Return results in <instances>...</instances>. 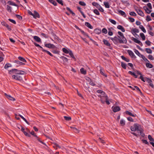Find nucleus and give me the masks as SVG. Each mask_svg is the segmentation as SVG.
Wrapping results in <instances>:
<instances>
[{"label":"nucleus","mask_w":154,"mask_h":154,"mask_svg":"<svg viewBox=\"0 0 154 154\" xmlns=\"http://www.w3.org/2000/svg\"><path fill=\"white\" fill-rule=\"evenodd\" d=\"M77 9L80 12L81 14L82 15L83 17L84 18H86V16L85 15L84 13L82 11V8L79 6L77 7Z\"/></svg>","instance_id":"nucleus-19"},{"label":"nucleus","mask_w":154,"mask_h":154,"mask_svg":"<svg viewBox=\"0 0 154 154\" xmlns=\"http://www.w3.org/2000/svg\"><path fill=\"white\" fill-rule=\"evenodd\" d=\"M118 34L121 36V38L122 39H124L125 41H127L126 39V38L124 37V35L123 33H122V32H121L120 31H119L118 32Z\"/></svg>","instance_id":"nucleus-20"},{"label":"nucleus","mask_w":154,"mask_h":154,"mask_svg":"<svg viewBox=\"0 0 154 154\" xmlns=\"http://www.w3.org/2000/svg\"><path fill=\"white\" fill-rule=\"evenodd\" d=\"M12 66L11 64L9 63H7L5 64L4 66V68L5 69H7L9 67H11Z\"/></svg>","instance_id":"nucleus-26"},{"label":"nucleus","mask_w":154,"mask_h":154,"mask_svg":"<svg viewBox=\"0 0 154 154\" xmlns=\"http://www.w3.org/2000/svg\"><path fill=\"white\" fill-rule=\"evenodd\" d=\"M62 51L64 53L66 54H68L69 51L66 49L65 48H63L62 49Z\"/></svg>","instance_id":"nucleus-52"},{"label":"nucleus","mask_w":154,"mask_h":154,"mask_svg":"<svg viewBox=\"0 0 154 154\" xmlns=\"http://www.w3.org/2000/svg\"><path fill=\"white\" fill-rule=\"evenodd\" d=\"M148 58L150 60H154V58L151 55H149L148 56Z\"/></svg>","instance_id":"nucleus-56"},{"label":"nucleus","mask_w":154,"mask_h":154,"mask_svg":"<svg viewBox=\"0 0 154 154\" xmlns=\"http://www.w3.org/2000/svg\"><path fill=\"white\" fill-rule=\"evenodd\" d=\"M104 4L106 8H109L110 7V5L108 2H104Z\"/></svg>","instance_id":"nucleus-42"},{"label":"nucleus","mask_w":154,"mask_h":154,"mask_svg":"<svg viewBox=\"0 0 154 154\" xmlns=\"http://www.w3.org/2000/svg\"><path fill=\"white\" fill-rule=\"evenodd\" d=\"M15 62L20 65H25V63H24L18 60H15Z\"/></svg>","instance_id":"nucleus-30"},{"label":"nucleus","mask_w":154,"mask_h":154,"mask_svg":"<svg viewBox=\"0 0 154 154\" xmlns=\"http://www.w3.org/2000/svg\"><path fill=\"white\" fill-rule=\"evenodd\" d=\"M16 16L18 19H19L20 20H22V16L16 14Z\"/></svg>","instance_id":"nucleus-62"},{"label":"nucleus","mask_w":154,"mask_h":154,"mask_svg":"<svg viewBox=\"0 0 154 154\" xmlns=\"http://www.w3.org/2000/svg\"><path fill=\"white\" fill-rule=\"evenodd\" d=\"M8 73L10 74L14 73L17 75H23L25 74V72L23 71L18 70L17 69H14L9 71Z\"/></svg>","instance_id":"nucleus-2"},{"label":"nucleus","mask_w":154,"mask_h":154,"mask_svg":"<svg viewBox=\"0 0 154 154\" xmlns=\"http://www.w3.org/2000/svg\"><path fill=\"white\" fill-rule=\"evenodd\" d=\"M115 39L114 43L116 45H117L119 43L126 44L127 43V41L123 39L119 36H118V37L115 36Z\"/></svg>","instance_id":"nucleus-3"},{"label":"nucleus","mask_w":154,"mask_h":154,"mask_svg":"<svg viewBox=\"0 0 154 154\" xmlns=\"http://www.w3.org/2000/svg\"><path fill=\"white\" fill-rule=\"evenodd\" d=\"M97 92L102 95H98L97 96L100 98V101L102 103L104 104L106 103L108 105L110 104L108 97L104 91L101 90H98L97 91Z\"/></svg>","instance_id":"nucleus-1"},{"label":"nucleus","mask_w":154,"mask_h":154,"mask_svg":"<svg viewBox=\"0 0 154 154\" xmlns=\"http://www.w3.org/2000/svg\"><path fill=\"white\" fill-rule=\"evenodd\" d=\"M48 1L52 3L54 6H56L57 5V2L55 1L54 0H48Z\"/></svg>","instance_id":"nucleus-45"},{"label":"nucleus","mask_w":154,"mask_h":154,"mask_svg":"<svg viewBox=\"0 0 154 154\" xmlns=\"http://www.w3.org/2000/svg\"><path fill=\"white\" fill-rule=\"evenodd\" d=\"M12 78L18 81H20L22 79V77L21 76L16 74L12 75Z\"/></svg>","instance_id":"nucleus-6"},{"label":"nucleus","mask_w":154,"mask_h":154,"mask_svg":"<svg viewBox=\"0 0 154 154\" xmlns=\"http://www.w3.org/2000/svg\"><path fill=\"white\" fill-rule=\"evenodd\" d=\"M117 11L119 14L121 15L122 16H124V17H126V14L123 11L120 10H117Z\"/></svg>","instance_id":"nucleus-13"},{"label":"nucleus","mask_w":154,"mask_h":154,"mask_svg":"<svg viewBox=\"0 0 154 154\" xmlns=\"http://www.w3.org/2000/svg\"><path fill=\"white\" fill-rule=\"evenodd\" d=\"M129 14L131 16H135L137 15L136 14V13L134 12H131L130 13H129Z\"/></svg>","instance_id":"nucleus-61"},{"label":"nucleus","mask_w":154,"mask_h":154,"mask_svg":"<svg viewBox=\"0 0 154 154\" xmlns=\"http://www.w3.org/2000/svg\"><path fill=\"white\" fill-rule=\"evenodd\" d=\"M125 113L126 114L130 116L135 117L136 116V115L135 114H132L131 112H129L128 111H126L125 112Z\"/></svg>","instance_id":"nucleus-18"},{"label":"nucleus","mask_w":154,"mask_h":154,"mask_svg":"<svg viewBox=\"0 0 154 154\" xmlns=\"http://www.w3.org/2000/svg\"><path fill=\"white\" fill-rule=\"evenodd\" d=\"M145 50L147 53L151 54L152 53V51L150 48H146Z\"/></svg>","instance_id":"nucleus-39"},{"label":"nucleus","mask_w":154,"mask_h":154,"mask_svg":"<svg viewBox=\"0 0 154 154\" xmlns=\"http://www.w3.org/2000/svg\"><path fill=\"white\" fill-rule=\"evenodd\" d=\"M45 46L49 48H54L55 47L54 44L51 43L45 44Z\"/></svg>","instance_id":"nucleus-9"},{"label":"nucleus","mask_w":154,"mask_h":154,"mask_svg":"<svg viewBox=\"0 0 154 154\" xmlns=\"http://www.w3.org/2000/svg\"><path fill=\"white\" fill-rule=\"evenodd\" d=\"M80 72L82 74L85 75L86 74V71L84 68H82L80 69Z\"/></svg>","instance_id":"nucleus-32"},{"label":"nucleus","mask_w":154,"mask_h":154,"mask_svg":"<svg viewBox=\"0 0 154 154\" xmlns=\"http://www.w3.org/2000/svg\"><path fill=\"white\" fill-rule=\"evenodd\" d=\"M93 12L94 13L97 15H99L100 14V13L99 12L98 10L97 9H95L93 10Z\"/></svg>","instance_id":"nucleus-48"},{"label":"nucleus","mask_w":154,"mask_h":154,"mask_svg":"<svg viewBox=\"0 0 154 154\" xmlns=\"http://www.w3.org/2000/svg\"><path fill=\"white\" fill-rule=\"evenodd\" d=\"M112 109L114 112H116L119 111L121 109L118 106H112Z\"/></svg>","instance_id":"nucleus-10"},{"label":"nucleus","mask_w":154,"mask_h":154,"mask_svg":"<svg viewBox=\"0 0 154 154\" xmlns=\"http://www.w3.org/2000/svg\"><path fill=\"white\" fill-rule=\"evenodd\" d=\"M136 11L137 13L139 15L142 16L143 17L144 16V14L143 12V11L140 9H136Z\"/></svg>","instance_id":"nucleus-12"},{"label":"nucleus","mask_w":154,"mask_h":154,"mask_svg":"<svg viewBox=\"0 0 154 154\" xmlns=\"http://www.w3.org/2000/svg\"><path fill=\"white\" fill-rule=\"evenodd\" d=\"M8 3L10 5L17 6V5L15 4L13 2L10 1L8 2Z\"/></svg>","instance_id":"nucleus-27"},{"label":"nucleus","mask_w":154,"mask_h":154,"mask_svg":"<svg viewBox=\"0 0 154 154\" xmlns=\"http://www.w3.org/2000/svg\"><path fill=\"white\" fill-rule=\"evenodd\" d=\"M140 126L137 123L134 124L133 126L131 127V130L132 131H139L140 130Z\"/></svg>","instance_id":"nucleus-4"},{"label":"nucleus","mask_w":154,"mask_h":154,"mask_svg":"<svg viewBox=\"0 0 154 154\" xmlns=\"http://www.w3.org/2000/svg\"><path fill=\"white\" fill-rule=\"evenodd\" d=\"M53 146L56 149H57L58 148H60V146L57 143H56L54 144V146Z\"/></svg>","instance_id":"nucleus-51"},{"label":"nucleus","mask_w":154,"mask_h":154,"mask_svg":"<svg viewBox=\"0 0 154 154\" xmlns=\"http://www.w3.org/2000/svg\"><path fill=\"white\" fill-rule=\"evenodd\" d=\"M143 8L145 10L147 14H149L152 12L151 10H149L146 6H144Z\"/></svg>","instance_id":"nucleus-16"},{"label":"nucleus","mask_w":154,"mask_h":154,"mask_svg":"<svg viewBox=\"0 0 154 154\" xmlns=\"http://www.w3.org/2000/svg\"><path fill=\"white\" fill-rule=\"evenodd\" d=\"M131 40L139 44L140 46H142L143 45L142 43L139 40L134 37H132Z\"/></svg>","instance_id":"nucleus-7"},{"label":"nucleus","mask_w":154,"mask_h":154,"mask_svg":"<svg viewBox=\"0 0 154 154\" xmlns=\"http://www.w3.org/2000/svg\"><path fill=\"white\" fill-rule=\"evenodd\" d=\"M140 35L143 40H144L145 39V36L143 33H140Z\"/></svg>","instance_id":"nucleus-41"},{"label":"nucleus","mask_w":154,"mask_h":154,"mask_svg":"<svg viewBox=\"0 0 154 154\" xmlns=\"http://www.w3.org/2000/svg\"><path fill=\"white\" fill-rule=\"evenodd\" d=\"M146 66L148 68H152L153 67V66L152 64L149 63H146Z\"/></svg>","instance_id":"nucleus-31"},{"label":"nucleus","mask_w":154,"mask_h":154,"mask_svg":"<svg viewBox=\"0 0 154 154\" xmlns=\"http://www.w3.org/2000/svg\"><path fill=\"white\" fill-rule=\"evenodd\" d=\"M92 5L93 6H94L96 7L97 8H99L100 6V5H99L98 3L96 2H93L92 3Z\"/></svg>","instance_id":"nucleus-28"},{"label":"nucleus","mask_w":154,"mask_h":154,"mask_svg":"<svg viewBox=\"0 0 154 154\" xmlns=\"http://www.w3.org/2000/svg\"><path fill=\"white\" fill-rule=\"evenodd\" d=\"M139 27L143 32L146 33V29L143 25H140Z\"/></svg>","instance_id":"nucleus-34"},{"label":"nucleus","mask_w":154,"mask_h":154,"mask_svg":"<svg viewBox=\"0 0 154 154\" xmlns=\"http://www.w3.org/2000/svg\"><path fill=\"white\" fill-rule=\"evenodd\" d=\"M147 6L151 10L152 9V5L150 3H149L148 4H147Z\"/></svg>","instance_id":"nucleus-58"},{"label":"nucleus","mask_w":154,"mask_h":154,"mask_svg":"<svg viewBox=\"0 0 154 154\" xmlns=\"http://www.w3.org/2000/svg\"><path fill=\"white\" fill-rule=\"evenodd\" d=\"M66 9L67 10L69 11L73 16L75 15V14L69 8L67 7L66 8Z\"/></svg>","instance_id":"nucleus-36"},{"label":"nucleus","mask_w":154,"mask_h":154,"mask_svg":"<svg viewBox=\"0 0 154 154\" xmlns=\"http://www.w3.org/2000/svg\"><path fill=\"white\" fill-rule=\"evenodd\" d=\"M23 132L24 133V135H25L26 136H28V137H30V134H29L28 133H27L25 131H24Z\"/></svg>","instance_id":"nucleus-63"},{"label":"nucleus","mask_w":154,"mask_h":154,"mask_svg":"<svg viewBox=\"0 0 154 154\" xmlns=\"http://www.w3.org/2000/svg\"><path fill=\"white\" fill-rule=\"evenodd\" d=\"M127 65L125 63L123 62H121V66L124 69H126Z\"/></svg>","instance_id":"nucleus-38"},{"label":"nucleus","mask_w":154,"mask_h":154,"mask_svg":"<svg viewBox=\"0 0 154 154\" xmlns=\"http://www.w3.org/2000/svg\"><path fill=\"white\" fill-rule=\"evenodd\" d=\"M68 54H69V55L73 59L75 58V57L74 56L72 52L70 50L69 51V53Z\"/></svg>","instance_id":"nucleus-44"},{"label":"nucleus","mask_w":154,"mask_h":154,"mask_svg":"<svg viewBox=\"0 0 154 154\" xmlns=\"http://www.w3.org/2000/svg\"><path fill=\"white\" fill-rule=\"evenodd\" d=\"M29 133L32 134V135H33L34 137H37V135L35 134L34 132L33 131H32L31 132H30Z\"/></svg>","instance_id":"nucleus-64"},{"label":"nucleus","mask_w":154,"mask_h":154,"mask_svg":"<svg viewBox=\"0 0 154 154\" xmlns=\"http://www.w3.org/2000/svg\"><path fill=\"white\" fill-rule=\"evenodd\" d=\"M64 119L67 121H70L71 119V118L70 117H69L64 116Z\"/></svg>","instance_id":"nucleus-53"},{"label":"nucleus","mask_w":154,"mask_h":154,"mask_svg":"<svg viewBox=\"0 0 154 154\" xmlns=\"http://www.w3.org/2000/svg\"><path fill=\"white\" fill-rule=\"evenodd\" d=\"M36 139L39 141L41 143L43 144L44 145H46V144L45 143L42 142L40 138H39L37 136V137H35Z\"/></svg>","instance_id":"nucleus-50"},{"label":"nucleus","mask_w":154,"mask_h":154,"mask_svg":"<svg viewBox=\"0 0 154 154\" xmlns=\"http://www.w3.org/2000/svg\"><path fill=\"white\" fill-rule=\"evenodd\" d=\"M103 69H101L100 70V73L102 75L105 76V77H106L107 75L105 74L104 73L103 71Z\"/></svg>","instance_id":"nucleus-49"},{"label":"nucleus","mask_w":154,"mask_h":154,"mask_svg":"<svg viewBox=\"0 0 154 154\" xmlns=\"http://www.w3.org/2000/svg\"><path fill=\"white\" fill-rule=\"evenodd\" d=\"M85 25L86 26L90 29H92L93 28V26L89 23L88 22H86L85 23Z\"/></svg>","instance_id":"nucleus-29"},{"label":"nucleus","mask_w":154,"mask_h":154,"mask_svg":"<svg viewBox=\"0 0 154 154\" xmlns=\"http://www.w3.org/2000/svg\"><path fill=\"white\" fill-rule=\"evenodd\" d=\"M7 10L8 11L11 12L12 11V8L11 7L9 6V5H7Z\"/></svg>","instance_id":"nucleus-40"},{"label":"nucleus","mask_w":154,"mask_h":154,"mask_svg":"<svg viewBox=\"0 0 154 154\" xmlns=\"http://www.w3.org/2000/svg\"><path fill=\"white\" fill-rule=\"evenodd\" d=\"M146 20L147 21H149L152 20L150 16L149 15H147L146 17Z\"/></svg>","instance_id":"nucleus-55"},{"label":"nucleus","mask_w":154,"mask_h":154,"mask_svg":"<svg viewBox=\"0 0 154 154\" xmlns=\"http://www.w3.org/2000/svg\"><path fill=\"white\" fill-rule=\"evenodd\" d=\"M18 59L21 62L23 63H26V61L25 58L21 57L19 56L18 57Z\"/></svg>","instance_id":"nucleus-24"},{"label":"nucleus","mask_w":154,"mask_h":154,"mask_svg":"<svg viewBox=\"0 0 154 154\" xmlns=\"http://www.w3.org/2000/svg\"><path fill=\"white\" fill-rule=\"evenodd\" d=\"M121 57L122 60L127 62H128L130 61L129 59L127 58H126L123 56H121Z\"/></svg>","instance_id":"nucleus-33"},{"label":"nucleus","mask_w":154,"mask_h":154,"mask_svg":"<svg viewBox=\"0 0 154 154\" xmlns=\"http://www.w3.org/2000/svg\"><path fill=\"white\" fill-rule=\"evenodd\" d=\"M33 38L37 42H41V39L39 37L37 36H33Z\"/></svg>","instance_id":"nucleus-22"},{"label":"nucleus","mask_w":154,"mask_h":154,"mask_svg":"<svg viewBox=\"0 0 154 154\" xmlns=\"http://www.w3.org/2000/svg\"><path fill=\"white\" fill-rule=\"evenodd\" d=\"M56 1L59 3L61 5H62L63 6V2L62 0H56Z\"/></svg>","instance_id":"nucleus-60"},{"label":"nucleus","mask_w":154,"mask_h":154,"mask_svg":"<svg viewBox=\"0 0 154 154\" xmlns=\"http://www.w3.org/2000/svg\"><path fill=\"white\" fill-rule=\"evenodd\" d=\"M60 58L62 59L64 61L67 62L68 61V59L64 56H61L60 57Z\"/></svg>","instance_id":"nucleus-37"},{"label":"nucleus","mask_w":154,"mask_h":154,"mask_svg":"<svg viewBox=\"0 0 154 154\" xmlns=\"http://www.w3.org/2000/svg\"><path fill=\"white\" fill-rule=\"evenodd\" d=\"M79 5L82 6H85L86 5L85 3L83 1L79 2Z\"/></svg>","instance_id":"nucleus-54"},{"label":"nucleus","mask_w":154,"mask_h":154,"mask_svg":"<svg viewBox=\"0 0 154 154\" xmlns=\"http://www.w3.org/2000/svg\"><path fill=\"white\" fill-rule=\"evenodd\" d=\"M103 42L104 44L106 45V46L108 47L110 46V44L107 40L103 39Z\"/></svg>","instance_id":"nucleus-17"},{"label":"nucleus","mask_w":154,"mask_h":154,"mask_svg":"<svg viewBox=\"0 0 154 154\" xmlns=\"http://www.w3.org/2000/svg\"><path fill=\"white\" fill-rule=\"evenodd\" d=\"M33 17L36 19L37 18H39L40 16L38 13L36 11H34V13L33 14V15H32Z\"/></svg>","instance_id":"nucleus-21"},{"label":"nucleus","mask_w":154,"mask_h":154,"mask_svg":"<svg viewBox=\"0 0 154 154\" xmlns=\"http://www.w3.org/2000/svg\"><path fill=\"white\" fill-rule=\"evenodd\" d=\"M134 51L136 53V54H137L139 57H141V56L143 55L141 54L139 52L137 49H134Z\"/></svg>","instance_id":"nucleus-25"},{"label":"nucleus","mask_w":154,"mask_h":154,"mask_svg":"<svg viewBox=\"0 0 154 154\" xmlns=\"http://www.w3.org/2000/svg\"><path fill=\"white\" fill-rule=\"evenodd\" d=\"M34 44L36 47H38L42 49V51L43 52H46L48 54L50 55L51 57L53 56V55L51 54L49 51H48L46 50H45L43 49V48L40 46L39 44H37L35 42L34 43Z\"/></svg>","instance_id":"nucleus-5"},{"label":"nucleus","mask_w":154,"mask_h":154,"mask_svg":"<svg viewBox=\"0 0 154 154\" xmlns=\"http://www.w3.org/2000/svg\"><path fill=\"white\" fill-rule=\"evenodd\" d=\"M109 21L112 24L116 25V22L115 20L111 19H109Z\"/></svg>","instance_id":"nucleus-47"},{"label":"nucleus","mask_w":154,"mask_h":154,"mask_svg":"<svg viewBox=\"0 0 154 154\" xmlns=\"http://www.w3.org/2000/svg\"><path fill=\"white\" fill-rule=\"evenodd\" d=\"M120 124L122 126H124L125 124V121L123 119H122L120 121Z\"/></svg>","instance_id":"nucleus-46"},{"label":"nucleus","mask_w":154,"mask_h":154,"mask_svg":"<svg viewBox=\"0 0 154 154\" xmlns=\"http://www.w3.org/2000/svg\"><path fill=\"white\" fill-rule=\"evenodd\" d=\"M94 32L96 34H99L101 33V31L100 29H94Z\"/></svg>","instance_id":"nucleus-35"},{"label":"nucleus","mask_w":154,"mask_h":154,"mask_svg":"<svg viewBox=\"0 0 154 154\" xmlns=\"http://www.w3.org/2000/svg\"><path fill=\"white\" fill-rule=\"evenodd\" d=\"M127 52L129 55L132 58L134 59L136 58V56H135L133 52L132 51L130 50H128L127 51Z\"/></svg>","instance_id":"nucleus-8"},{"label":"nucleus","mask_w":154,"mask_h":154,"mask_svg":"<svg viewBox=\"0 0 154 154\" xmlns=\"http://www.w3.org/2000/svg\"><path fill=\"white\" fill-rule=\"evenodd\" d=\"M145 62H149V61L143 55H142L140 57Z\"/></svg>","instance_id":"nucleus-43"},{"label":"nucleus","mask_w":154,"mask_h":154,"mask_svg":"<svg viewBox=\"0 0 154 154\" xmlns=\"http://www.w3.org/2000/svg\"><path fill=\"white\" fill-rule=\"evenodd\" d=\"M148 138L149 140L150 141H154V140L150 135H149L148 136Z\"/></svg>","instance_id":"nucleus-57"},{"label":"nucleus","mask_w":154,"mask_h":154,"mask_svg":"<svg viewBox=\"0 0 154 154\" xmlns=\"http://www.w3.org/2000/svg\"><path fill=\"white\" fill-rule=\"evenodd\" d=\"M139 32V30L136 28H132L131 30V32L134 36H135V34H136V33Z\"/></svg>","instance_id":"nucleus-11"},{"label":"nucleus","mask_w":154,"mask_h":154,"mask_svg":"<svg viewBox=\"0 0 154 154\" xmlns=\"http://www.w3.org/2000/svg\"><path fill=\"white\" fill-rule=\"evenodd\" d=\"M117 28L122 31L123 32H125V29L121 25H119L117 26Z\"/></svg>","instance_id":"nucleus-23"},{"label":"nucleus","mask_w":154,"mask_h":154,"mask_svg":"<svg viewBox=\"0 0 154 154\" xmlns=\"http://www.w3.org/2000/svg\"><path fill=\"white\" fill-rule=\"evenodd\" d=\"M147 81L149 84V85L151 86L152 88H154V86L153 84L152 83V81L151 79L149 78L147 79Z\"/></svg>","instance_id":"nucleus-14"},{"label":"nucleus","mask_w":154,"mask_h":154,"mask_svg":"<svg viewBox=\"0 0 154 154\" xmlns=\"http://www.w3.org/2000/svg\"><path fill=\"white\" fill-rule=\"evenodd\" d=\"M5 95L6 97L7 98H8V99H9L10 100H12V101H14L15 100V98H14L13 97H12L10 95H8L6 93H5Z\"/></svg>","instance_id":"nucleus-15"},{"label":"nucleus","mask_w":154,"mask_h":154,"mask_svg":"<svg viewBox=\"0 0 154 154\" xmlns=\"http://www.w3.org/2000/svg\"><path fill=\"white\" fill-rule=\"evenodd\" d=\"M102 32L104 34H106L107 33V30L105 28L102 29Z\"/></svg>","instance_id":"nucleus-59"}]
</instances>
